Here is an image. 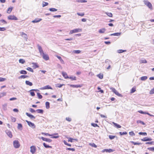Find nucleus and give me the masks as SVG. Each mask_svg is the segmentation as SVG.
<instances>
[{
	"label": "nucleus",
	"instance_id": "9",
	"mask_svg": "<svg viewBox=\"0 0 154 154\" xmlns=\"http://www.w3.org/2000/svg\"><path fill=\"white\" fill-rule=\"evenodd\" d=\"M6 133L8 136L10 138H12V134L11 131L7 130L5 131Z\"/></svg>",
	"mask_w": 154,
	"mask_h": 154
},
{
	"label": "nucleus",
	"instance_id": "25",
	"mask_svg": "<svg viewBox=\"0 0 154 154\" xmlns=\"http://www.w3.org/2000/svg\"><path fill=\"white\" fill-rule=\"evenodd\" d=\"M71 79L72 80H76V77L75 76H71L69 77V78Z\"/></svg>",
	"mask_w": 154,
	"mask_h": 154
},
{
	"label": "nucleus",
	"instance_id": "6",
	"mask_svg": "<svg viewBox=\"0 0 154 154\" xmlns=\"http://www.w3.org/2000/svg\"><path fill=\"white\" fill-rule=\"evenodd\" d=\"M26 122L27 123L28 125L30 127L33 128H35V125L32 123V122L29 121L27 120H26Z\"/></svg>",
	"mask_w": 154,
	"mask_h": 154
},
{
	"label": "nucleus",
	"instance_id": "41",
	"mask_svg": "<svg viewBox=\"0 0 154 154\" xmlns=\"http://www.w3.org/2000/svg\"><path fill=\"white\" fill-rule=\"evenodd\" d=\"M49 10L51 11H57V9L55 8H50Z\"/></svg>",
	"mask_w": 154,
	"mask_h": 154
},
{
	"label": "nucleus",
	"instance_id": "47",
	"mask_svg": "<svg viewBox=\"0 0 154 154\" xmlns=\"http://www.w3.org/2000/svg\"><path fill=\"white\" fill-rule=\"evenodd\" d=\"M64 85V84H58L56 86L58 88H61L63 85Z\"/></svg>",
	"mask_w": 154,
	"mask_h": 154
},
{
	"label": "nucleus",
	"instance_id": "29",
	"mask_svg": "<svg viewBox=\"0 0 154 154\" xmlns=\"http://www.w3.org/2000/svg\"><path fill=\"white\" fill-rule=\"evenodd\" d=\"M147 79L146 76H143L141 77L140 78V79L142 81H145Z\"/></svg>",
	"mask_w": 154,
	"mask_h": 154
},
{
	"label": "nucleus",
	"instance_id": "16",
	"mask_svg": "<svg viewBox=\"0 0 154 154\" xmlns=\"http://www.w3.org/2000/svg\"><path fill=\"white\" fill-rule=\"evenodd\" d=\"M42 20V19L40 18H36L34 20L32 21V22L33 23H36L39 22Z\"/></svg>",
	"mask_w": 154,
	"mask_h": 154
},
{
	"label": "nucleus",
	"instance_id": "1",
	"mask_svg": "<svg viewBox=\"0 0 154 154\" xmlns=\"http://www.w3.org/2000/svg\"><path fill=\"white\" fill-rule=\"evenodd\" d=\"M82 31V29L78 28L75 29H74L71 30L70 31L69 34H72L74 33H77L78 32H80Z\"/></svg>",
	"mask_w": 154,
	"mask_h": 154
},
{
	"label": "nucleus",
	"instance_id": "32",
	"mask_svg": "<svg viewBox=\"0 0 154 154\" xmlns=\"http://www.w3.org/2000/svg\"><path fill=\"white\" fill-rule=\"evenodd\" d=\"M22 125L21 124L19 123L18 124L17 128L19 129L22 130Z\"/></svg>",
	"mask_w": 154,
	"mask_h": 154
},
{
	"label": "nucleus",
	"instance_id": "53",
	"mask_svg": "<svg viewBox=\"0 0 154 154\" xmlns=\"http://www.w3.org/2000/svg\"><path fill=\"white\" fill-rule=\"evenodd\" d=\"M73 53L75 54H79L81 52L80 50H75L73 51Z\"/></svg>",
	"mask_w": 154,
	"mask_h": 154
},
{
	"label": "nucleus",
	"instance_id": "13",
	"mask_svg": "<svg viewBox=\"0 0 154 154\" xmlns=\"http://www.w3.org/2000/svg\"><path fill=\"white\" fill-rule=\"evenodd\" d=\"M35 151V146H32L30 147V152L32 154L34 153Z\"/></svg>",
	"mask_w": 154,
	"mask_h": 154
},
{
	"label": "nucleus",
	"instance_id": "52",
	"mask_svg": "<svg viewBox=\"0 0 154 154\" xmlns=\"http://www.w3.org/2000/svg\"><path fill=\"white\" fill-rule=\"evenodd\" d=\"M137 123H140L142 124L143 125H145V123L144 122L138 120L137 121Z\"/></svg>",
	"mask_w": 154,
	"mask_h": 154
},
{
	"label": "nucleus",
	"instance_id": "40",
	"mask_svg": "<svg viewBox=\"0 0 154 154\" xmlns=\"http://www.w3.org/2000/svg\"><path fill=\"white\" fill-rule=\"evenodd\" d=\"M140 63H147V61L146 60L143 59L141 60L140 61Z\"/></svg>",
	"mask_w": 154,
	"mask_h": 154
},
{
	"label": "nucleus",
	"instance_id": "31",
	"mask_svg": "<svg viewBox=\"0 0 154 154\" xmlns=\"http://www.w3.org/2000/svg\"><path fill=\"white\" fill-rule=\"evenodd\" d=\"M112 123L117 128H120L121 127V126L119 125H118L116 123L113 122H112Z\"/></svg>",
	"mask_w": 154,
	"mask_h": 154
},
{
	"label": "nucleus",
	"instance_id": "5",
	"mask_svg": "<svg viewBox=\"0 0 154 154\" xmlns=\"http://www.w3.org/2000/svg\"><path fill=\"white\" fill-rule=\"evenodd\" d=\"M112 91L114 92L117 95L120 96L122 97V95L119 94L118 91H117L114 88H111Z\"/></svg>",
	"mask_w": 154,
	"mask_h": 154
},
{
	"label": "nucleus",
	"instance_id": "59",
	"mask_svg": "<svg viewBox=\"0 0 154 154\" xmlns=\"http://www.w3.org/2000/svg\"><path fill=\"white\" fill-rule=\"evenodd\" d=\"M149 94H154V88L150 91Z\"/></svg>",
	"mask_w": 154,
	"mask_h": 154
},
{
	"label": "nucleus",
	"instance_id": "64",
	"mask_svg": "<svg viewBox=\"0 0 154 154\" xmlns=\"http://www.w3.org/2000/svg\"><path fill=\"white\" fill-rule=\"evenodd\" d=\"M136 91L135 89L134 88H133L131 90V93H133L134 92Z\"/></svg>",
	"mask_w": 154,
	"mask_h": 154
},
{
	"label": "nucleus",
	"instance_id": "12",
	"mask_svg": "<svg viewBox=\"0 0 154 154\" xmlns=\"http://www.w3.org/2000/svg\"><path fill=\"white\" fill-rule=\"evenodd\" d=\"M41 90H45V89H52V88L50 87L49 85H47L46 86H45L41 88H40Z\"/></svg>",
	"mask_w": 154,
	"mask_h": 154
},
{
	"label": "nucleus",
	"instance_id": "57",
	"mask_svg": "<svg viewBox=\"0 0 154 154\" xmlns=\"http://www.w3.org/2000/svg\"><path fill=\"white\" fill-rule=\"evenodd\" d=\"M91 125L92 126H93V127H99V126H98V125L96 124H95V123H91Z\"/></svg>",
	"mask_w": 154,
	"mask_h": 154
},
{
	"label": "nucleus",
	"instance_id": "39",
	"mask_svg": "<svg viewBox=\"0 0 154 154\" xmlns=\"http://www.w3.org/2000/svg\"><path fill=\"white\" fill-rule=\"evenodd\" d=\"M97 76L100 79H101L103 78V75L102 74H99L97 75Z\"/></svg>",
	"mask_w": 154,
	"mask_h": 154
},
{
	"label": "nucleus",
	"instance_id": "43",
	"mask_svg": "<svg viewBox=\"0 0 154 154\" xmlns=\"http://www.w3.org/2000/svg\"><path fill=\"white\" fill-rule=\"evenodd\" d=\"M140 135H143L144 136H146L147 135V133L146 132H140L139 133Z\"/></svg>",
	"mask_w": 154,
	"mask_h": 154
},
{
	"label": "nucleus",
	"instance_id": "45",
	"mask_svg": "<svg viewBox=\"0 0 154 154\" xmlns=\"http://www.w3.org/2000/svg\"><path fill=\"white\" fill-rule=\"evenodd\" d=\"M127 132L126 131L122 132H119V134L120 135H126L127 134Z\"/></svg>",
	"mask_w": 154,
	"mask_h": 154
},
{
	"label": "nucleus",
	"instance_id": "34",
	"mask_svg": "<svg viewBox=\"0 0 154 154\" xmlns=\"http://www.w3.org/2000/svg\"><path fill=\"white\" fill-rule=\"evenodd\" d=\"M19 62L22 64H23L25 62V61L24 60L21 59L19 60Z\"/></svg>",
	"mask_w": 154,
	"mask_h": 154
},
{
	"label": "nucleus",
	"instance_id": "19",
	"mask_svg": "<svg viewBox=\"0 0 154 154\" xmlns=\"http://www.w3.org/2000/svg\"><path fill=\"white\" fill-rule=\"evenodd\" d=\"M113 151V150L111 149H104L103 151V152H111Z\"/></svg>",
	"mask_w": 154,
	"mask_h": 154
},
{
	"label": "nucleus",
	"instance_id": "63",
	"mask_svg": "<svg viewBox=\"0 0 154 154\" xmlns=\"http://www.w3.org/2000/svg\"><path fill=\"white\" fill-rule=\"evenodd\" d=\"M32 91H30V93L31 95L32 96H34L35 95V94L34 92Z\"/></svg>",
	"mask_w": 154,
	"mask_h": 154
},
{
	"label": "nucleus",
	"instance_id": "26",
	"mask_svg": "<svg viewBox=\"0 0 154 154\" xmlns=\"http://www.w3.org/2000/svg\"><path fill=\"white\" fill-rule=\"evenodd\" d=\"M28 76L26 75H21L20 76L18 77L19 79H25L28 77Z\"/></svg>",
	"mask_w": 154,
	"mask_h": 154
},
{
	"label": "nucleus",
	"instance_id": "2",
	"mask_svg": "<svg viewBox=\"0 0 154 154\" xmlns=\"http://www.w3.org/2000/svg\"><path fill=\"white\" fill-rule=\"evenodd\" d=\"M143 2L146 5L149 9H152V5L148 1L144 0Z\"/></svg>",
	"mask_w": 154,
	"mask_h": 154
},
{
	"label": "nucleus",
	"instance_id": "60",
	"mask_svg": "<svg viewBox=\"0 0 154 154\" xmlns=\"http://www.w3.org/2000/svg\"><path fill=\"white\" fill-rule=\"evenodd\" d=\"M63 142H64V144H65L66 145H67V146H71V144L67 143V142L65 140H64L63 141Z\"/></svg>",
	"mask_w": 154,
	"mask_h": 154
},
{
	"label": "nucleus",
	"instance_id": "42",
	"mask_svg": "<svg viewBox=\"0 0 154 154\" xmlns=\"http://www.w3.org/2000/svg\"><path fill=\"white\" fill-rule=\"evenodd\" d=\"M37 96L39 99H42V96L39 93H37Z\"/></svg>",
	"mask_w": 154,
	"mask_h": 154
},
{
	"label": "nucleus",
	"instance_id": "37",
	"mask_svg": "<svg viewBox=\"0 0 154 154\" xmlns=\"http://www.w3.org/2000/svg\"><path fill=\"white\" fill-rule=\"evenodd\" d=\"M131 142L133 143L134 145H139L141 144V143L135 142L134 141H131Z\"/></svg>",
	"mask_w": 154,
	"mask_h": 154
},
{
	"label": "nucleus",
	"instance_id": "11",
	"mask_svg": "<svg viewBox=\"0 0 154 154\" xmlns=\"http://www.w3.org/2000/svg\"><path fill=\"white\" fill-rule=\"evenodd\" d=\"M20 35L23 37L26 40H27L28 37L27 35L23 32H20Z\"/></svg>",
	"mask_w": 154,
	"mask_h": 154
},
{
	"label": "nucleus",
	"instance_id": "38",
	"mask_svg": "<svg viewBox=\"0 0 154 154\" xmlns=\"http://www.w3.org/2000/svg\"><path fill=\"white\" fill-rule=\"evenodd\" d=\"M48 3L45 2H43L42 3V7H44L46 6H47L48 5Z\"/></svg>",
	"mask_w": 154,
	"mask_h": 154
},
{
	"label": "nucleus",
	"instance_id": "44",
	"mask_svg": "<svg viewBox=\"0 0 154 154\" xmlns=\"http://www.w3.org/2000/svg\"><path fill=\"white\" fill-rule=\"evenodd\" d=\"M26 69L28 71H30L31 72H33V69L32 68H31L30 67H28Z\"/></svg>",
	"mask_w": 154,
	"mask_h": 154
},
{
	"label": "nucleus",
	"instance_id": "62",
	"mask_svg": "<svg viewBox=\"0 0 154 154\" xmlns=\"http://www.w3.org/2000/svg\"><path fill=\"white\" fill-rule=\"evenodd\" d=\"M12 121L13 122H15L16 121V119L15 118L12 117H11Z\"/></svg>",
	"mask_w": 154,
	"mask_h": 154
},
{
	"label": "nucleus",
	"instance_id": "33",
	"mask_svg": "<svg viewBox=\"0 0 154 154\" xmlns=\"http://www.w3.org/2000/svg\"><path fill=\"white\" fill-rule=\"evenodd\" d=\"M36 111H37L38 113L42 114L43 112V110L41 109H37Z\"/></svg>",
	"mask_w": 154,
	"mask_h": 154
},
{
	"label": "nucleus",
	"instance_id": "3",
	"mask_svg": "<svg viewBox=\"0 0 154 154\" xmlns=\"http://www.w3.org/2000/svg\"><path fill=\"white\" fill-rule=\"evenodd\" d=\"M13 145L14 147L16 148H19L20 146L19 143L17 140H15L14 141Z\"/></svg>",
	"mask_w": 154,
	"mask_h": 154
},
{
	"label": "nucleus",
	"instance_id": "50",
	"mask_svg": "<svg viewBox=\"0 0 154 154\" xmlns=\"http://www.w3.org/2000/svg\"><path fill=\"white\" fill-rule=\"evenodd\" d=\"M105 63H107L108 64H110V63H111V62L110 60L108 59H106L105 60Z\"/></svg>",
	"mask_w": 154,
	"mask_h": 154
},
{
	"label": "nucleus",
	"instance_id": "27",
	"mask_svg": "<svg viewBox=\"0 0 154 154\" xmlns=\"http://www.w3.org/2000/svg\"><path fill=\"white\" fill-rule=\"evenodd\" d=\"M45 105L46 109H48L50 108V103L48 102L45 103Z\"/></svg>",
	"mask_w": 154,
	"mask_h": 154
},
{
	"label": "nucleus",
	"instance_id": "18",
	"mask_svg": "<svg viewBox=\"0 0 154 154\" xmlns=\"http://www.w3.org/2000/svg\"><path fill=\"white\" fill-rule=\"evenodd\" d=\"M62 75L65 79H67L69 78V76H68L66 72H62Z\"/></svg>",
	"mask_w": 154,
	"mask_h": 154
},
{
	"label": "nucleus",
	"instance_id": "56",
	"mask_svg": "<svg viewBox=\"0 0 154 154\" xmlns=\"http://www.w3.org/2000/svg\"><path fill=\"white\" fill-rule=\"evenodd\" d=\"M109 139H110L112 140V139H114L115 138V136H113V135H109Z\"/></svg>",
	"mask_w": 154,
	"mask_h": 154
},
{
	"label": "nucleus",
	"instance_id": "17",
	"mask_svg": "<svg viewBox=\"0 0 154 154\" xmlns=\"http://www.w3.org/2000/svg\"><path fill=\"white\" fill-rule=\"evenodd\" d=\"M141 140L143 141H150L152 140V139L151 138H148L146 137L141 139Z\"/></svg>",
	"mask_w": 154,
	"mask_h": 154
},
{
	"label": "nucleus",
	"instance_id": "58",
	"mask_svg": "<svg viewBox=\"0 0 154 154\" xmlns=\"http://www.w3.org/2000/svg\"><path fill=\"white\" fill-rule=\"evenodd\" d=\"M129 134L131 136H134L135 135V134L134 133L133 131L130 132L129 133Z\"/></svg>",
	"mask_w": 154,
	"mask_h": 154
},
{
	"label": "nucleus",
	"instance_id": "36",
	"mask_svg": "<svg viewBox=\"0 0 154 154\" xmlns=\"http://www.w3.org/2000/svg\"><path fill=\"white\" fill-rule=\"evenodd\" d=\"M20 73L21 74H26L27 72L25 70H22L20 71Z\"/></svg>",
	"mask_w": 154,
	"mask_h": 154
},
{
	"label": "nucleus",
	"instance_id": "10",
	"mask_svg": "<svg viewBox=\"0 0 154 154\" xmlns=\"http://www.w3.org/2000/svg\"><path fill=\"white\" fill-rule=\"evenodd\" d=\"M41 138L43 141H45L48 143H51L52 141V140L49 138H45L43 137H42Z\"/></svg>",
	"mask_w": 154,
	"mask_h": 154
},
{
	"label": "nucleus",
	"instance_id": "23",
	"mask_svg": "<svg viewBox=\"0 0 154 154\" xmlns=\"http://www.w3.org/2000/svg\"><path fill=\"white\" fill-rule=\"evenodd\" d=\"M25 83L26 85H29L30 86H32L33 85L31 82L29 81H25Z\"/></svg>",
	"mask_w": 154,
	"mask_h": 154
},
{
	"label": "nucleus",
	"instance_id": "28",
	"mask_svg": "<svg viewBox=\"0 0 154 154\" xmlns=\"http://www.w3.org/2000/svg\"><path fill=\"white\" fill-rule=\"evenodd\" d=\"M43 145L46 148H51L52 147L51 146L47 145L45 143H43Z\"/></svg>",
	"mask_w": 154,
	"mask_h": 154
},
{
	"label": "nucleus",
	"instance_id": "54",
	"mask_svg": "<svg viewBox=\"0 0 154 154\" xmlns=\"http://www.w3.org/2000/svg\"><path fill=\"white\" fill-rule=\"evenodd\" d=\"M66 149L69 150H71L73 151H75V149L73 148H66Z\"/></svg>",
	"mask_w": 154,
	"mask_h": 154
},
{
	"label": "nucleus",
	"instance_id": "49",
	"mask_svg": "<svg viewBox=\"0 0 154 154\" xmlns=\"http://www.w3.org/2000/svg\"><path fill=\"white\" fill-rule=\"evenodd\" d=\"M106 14L109 17H111L112 16V14L111 13L106 12Z\"/></svg>",
	"mask_w": 154,
	"mask_h": 154
},
{
	"label": "nucleus",
	"instance_id": "14",
	"mask_svg": "<svg viewBox=\"0 0 154 154\" xmlns=\"http://www.w3.org/2000/svg\"><path fill=\"white\" fill-rule=\"evenodd\" d=\"M26 114L31 119H35V117L34 116L30 114H29L28 112H26Z\"/></svg>",
	"mask_w": 154,
	"mask_h": 154
},
{
	"label": "nucleus",
	"instance_id": "7",
	"mask_svg": "<svg viewBox=\"0 0 154 154\" xmlns=\"http://www.w3.org/2000/svg\"><path fill=\"white\" fill-rule=\"evenodd\" d=\"M37 46L38 47V50L39 53L41 55L44 54V52L43 50L42 47L39 45H37Z\"/></svg>",
	"mask_w": 154,
	"mask_h": 154
},
{
	"label": "nucleus",
	"instance_id": "61",
	"mask_svg": "<svg viewBox=\"0 0 154 154\" xmlns=\"http://www.w3.org/2000/svg\"><path fill=\"white\" fill-rule=\"evenodd\" d=\"M6 79L0 77V82H3L6 80Z\"/></svg>",
	"mask_w": 154,
	"mask_h": 154
},
{
	"label": "nucleus",
	"instance_id": "21",
	"mask_svg": "<svg viewBox=\"0 0 154 154\" xmlns=\"http://www.w3.org/2000/svg\"><path fill=\"white\" fill-rule=\"evenodd\" d=\"M106 31V29L104 28H103L99 29L98 31V32L100 33H103L105 32Z\"/></svg>",
	"mask_w": 154,
	"mask_h": 154
},
{
	"label": "nucleus",
	"instance_id": "22",
	"mask_svg": "<svg viewBox=\"0 0 154 154\" xmlns=\"http://www.w3.org/2000/svg\"><path fill=\"white\" fill-rule=\"evenodd\" d=\"M121 34V32H117V33H115L113 34H112L110 35L112 36V35H114V36H119Z\"/></svg>",
	"mask_w": 154,
	"mask_h": 154
},
{
	"label": "nucleus",
	"instance_id": "20",
	"mask_svg": "<svg viewBox=\"0 0 154 154\" xmlns=\"http://www.w3.org/2000/svg\"><path fill=\"white\" fill-rule=\"evenodd\" d=\"M56 56L60 60V62L62 64H64V63L63 60L62 59L61 57L58 55H56Z\"/></svg>",
	"mask_w": 154,
	"mask_h": 154
},
{
	"label": "nucleus",
	"instance_id": "48",
	"mask_svg": "<svg viewBox=\"0 0 154 154\" xmlns=\"http://www.w3.org/2000/svg\"><path fill=\"white\" fill-rule=\"evenodd\" d=\"M42 134H43V135H46V136H53V135H51V134H49L48 133H42Z\"/></svg>",
	"mask_w": 154,
	"mask_h": 154
},
{
	"label": "nucleus",
	"instance_id": "8",
	"mask_svg": "<svg viewBox=\"0 0 154 154\" xmlns=\"http://www.w3.org/2000/svg\"><path fill=\"white\" fill-rule=\"evenodd\" d=\"M42 56L43 59L45 60H49V57L48 54L44 53V54L42 55Z\"/></svg>",
	"mask_w": 154,
	"mask_h": 154
},
{
	"label": "nucleus",
	"instance_id": "35",
	"mask_svg": "<svg viewBox=\"0 0 154 154\" xmlns=\"http://www.w3.org/2000/svg\"><path fill=\"white\" fill-rule=\"evenodd\" d=\"M76 1L77 2L85 3L87 1L85 0H76Z\"/></svg>",
	"mask_w": 154,
	"mask_h": 154
},
{
	"label": "nucleus",
	"instance_id": "46",
	"mask_svg": "<svg viewBox=\"0 0 154 154\" xmlns=\"http://www.w3.org/2000/svg\"><path fill=\"white\" fill-rule=\"evenodd\" d=\"M89 145H90L92 147H93L95 148H96L97 147V146L94 143H90L89 144Z\"/></svg>",
	"mask_w": 154,
	"mask_h": 154
},
{
	"label": "nucleus",
	"instance_id": "55",
	"mask_svg": "<svg viewBox=\"0 0 154 154\" xmlns=\"http://www.w3.org/2000/svg\"><path fill=\"white\" fill-rule=\"evenodd\" d=\"M147 149L150 151H154V147L148 148Z\"/></svg>",
	"mask_w": 154,
	"mask_h": 154
},
{
	"label": "nucleus",
	"instance_id": "51",
	"mask_svg": "<svg viewBox=\"0 0 154 154\" xmlns=\"http://www.w3.org/2000/svg\"><path fill=\"white\" fill-rule=\"evenodd\" d=\"M77 14L78 15L81 16L82 17L83 16L85 15L84 13H79L78 12V13H77Z\"/></svg>",
	"mask_w": 154,
	"mask_h": 154
},
{
	"label": "nucleus",
	"instance_id": "24",
	"mask_svg": "<svg viewBox=\"0 0 154 154\" xmlns=\"http://www.w3.org/2000/svg\"><path fill=\"white\" fill-rule=\"evenodd\" d=\"M13 9V8L12 7H10L7 10V12L8 14L10 13L11 11H12Z\"/></svg>",
	"mask_w": 154,
	"mask_h": 154
},
{
	"label": "nucleus",
	"instance_id": "30",
	"mask_svg": "<svg viewBox=\"0 0 154 154\" xmlns=\"http://www.w3.org/2000/svg\"><path fill=\"white\" fill-rule=\"evenodd\" d=\"M6 94V93L5 92L1 93L0 94V98L3 96H5Z\"/></svg>",
	"mask_w": 154,
	"mask_h": 154
},
{
	"label": "nucleus",
	"instance_id": "4",
	"mask_svg": "<svg viewBox=\"0 0 154 154\" xmlns=\"http://www.w3.org/2000/svg\"><path fill=\"white\" fill-rule=\"evenodd\" d=\"M8 19L9 20H18V18L16 16L14 15H10L8 17Z\"/></svg>",
	"mask_w": 154,
	"mask_h": 154
},
{
	"label": "nucleus",
	"instance_id": "15",
	"mask_svg": "<svg viewBox=\"0 0 154 154\" xmlns=\"http://www.w3.org/2000/svg\"><path fill=\"white\" fill-rule=\"evenodd\" d=\"M72 88H81L82 86L81 85H69Z\"/></svg>",
	"mask_w": 154,
	"mask_h": 154
}]
</instances>
